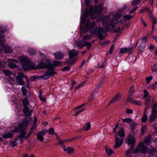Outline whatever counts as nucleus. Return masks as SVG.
<instances>
[{"instance_id":"45","label":"nucleus","mask_w":157,"mask_h":157,"mask_svg":"<svg viewBox=\"0 0 157 157\" xmlns=\"http://www.w3.org/2000/svg\"><path fill=\"white\" fill-rule=\"evenodd\" d=\"M146 80L147 81V84H148L150 82L152 79L153 77L152 76H150V77H146Z\"/></svg>"},{"instance_id":"50","label":"nucleus","mask_w":157,"mask_h":157,"mask_svg":"<svg viewBox=\"0 0 157 157\" xmlns=\"http://www.w3.org/2000/svg\"><path fill=\"white\" fill-rule=\"evenodd\" d=\"M150 87H151L152 88H154L157 87V81L155 82L154 84H151L150 85Z\"/></svg>"},{"instance_id":"12","label":"nucleus","mask_w":157,"mask_h":157,"mask_svg":"<svg viewBox=\"0 0 157 157\" xmlns=\"http://www.w3.org/2000/svg\"><path fill=\"white\" fill-rule=\"evenodd\" d=\"M121 97V94L119 93H117L114 97L112 100L110 102L109 105H110L112 103H114L119 100Z\"/></svg>"},{"instance_id":"9","label":"nucleus","mask_w":157,"mask_h":157,"mask_svg":"<svg viewBox=\"0 0 157 157\" xmlns=\"http://www.w3.org/2000/svg\"><path fill=\"white\" fill-rule=\"evenodd\" d=\"M135 141V139L133 137H129L126 140V142L128 145H131L132 149L134 146Z\"/></svg>"},{"instance_id":"25","label":"nucleus","mask_w":157,"mask_h":157,"mask_svg":"<svg viewBox=\"0 0 157 157\" xmlns=\"http://www.w3.org/2000/svg\"><path fill=\"white\" fill-rule=\"evenodd\" d=\"M105 149L108 155H110L113 153V151L111 149L105 147Z\"/></svg>"},{"instance_id":"28","label":"nucleus","mask_w":157,"mask_h":157,"mask_svg":"<svg viewBox=\"0 0 157 157\" xmlns=\"http://www.w3.org/2000/svg\"><path fill=\"white\" fill-rule=\"evenodd\" d=\"M147 128V126L144 125H143L141 128V134L142 135H143L144 133V132L146 130Z\"/></svg>"},{"instance_id":"13","label":"nucleus","mask_w":157,"mask_h":157,"mask_svg":"<svg viewBox=\"0 0 157 157\" xmlns=\"http://www.w3.org/2000/svg\"><path fill=\"white\" fill-rule=\"evenodd\" d=\"M101 18L100 19L98 18L97 19V21L98 22H99L100 21H101L102 23L103 24H105L106 25H109V21H108V17L104 18L103 16H101Z\"/></svg>"},{"instance_id":"60","label":"nucleus","mask_w":157,"mask_h":157,"mask_svg":"<svg viewBox=\"0 0 157 157\" xmlns=\"http://www.w3.org/2000/svg\"><path fill=\"white\" fill-rule=\"evenodd\" d=\"M130 152H131V150H129L127 151H126V156H128L130 154Z\"/></svg>"},{"instance_id":"1","label":"nucleus","mask_w":157,"mask_h":157,"mask_svg":"<svg viewBox=\"0 0 157 157\" xmlns=\"http://www.w3.org/2000/svg\"><path fill=\"white\" fill-rule=\"evenodd\" d=\"M40 56L44 58L43 61L38 64L37 67L35 66L34 63L31 62L29 58L25 56H20L18 58L20 64L24 71L31 69H36L37 68H47L48 71L42 76H39L37 78L39 79L43 78L47 79L53 76L55 73L54 71V67L56 66H61L62 63L58 61H54L52 64H51L49 59H46L45 56L43 54L40 53Z\"/></svg>"},{"instance_id":"22","label":"nucleus","mask_w":157,"mask_h":157,"mask_svg":"<svg viewBox=\"0 0 157 157\" xmlns=\"http://www.w3.org/2000/svg\"><path fill=\"white\" fill-rule=\"evenodd\" d=\"M138 124L135 122H132L130 124V128L132 131H134L135 128H136L137 125Z\"/></svg>"},{"instance_id":"5","label":"nucleus","mask_w":157,"mask_h":157,"mask_svg":"<svg viewBox=\"0 0 157 157\" xmlns=\"http://www.w3.org/2000/svg\"><path fill=\"white\" fill-rule=\"evenodd\" d=\"M93 11L94 7L93 6L90 7L89 10H88L87 8L84 11L85 17L82 18V22L83 24L85 25L87 29H88L90 28L89 27V21H88L87 22H86L85 17L90 14V15L92 16V18L93 19L95 18L94 17L92 16L93 15Z\"/></svg>"},{"instance_id":"36","label":"nucleus","mask_w":157,"mask_h":157,"mask_svg":"<svg viewBox=\"0 0 157 157\" xmlns=\"http://www.w3.org/2000/svg\"><path fill=\"white\" fill-rule=\"evenodd\" d=\"M21 92L24 95H26L27 94V90L24 87L22 86L21 88Z\"/></svg>"},{"instance_id":"34","label":"nucleus","mask_w":157,"mask_h":157,"mask_svg":"<svg viewBox=\"0 0 157 157\" xmlns=\"http://www.w3.org/2000/svg\"><path fill=\"white\" fill-rule=\"evenodd\" d=\"M18 139H16L14 141L11 142V146L12 147H14L17 145L18 143Z\"/></svg>"},{"instance_id":"37","label":"nucleus","mask_w":157,"mask_h":157,"mask_svg":"<svg viewBox=\"0 0 157 157\" xmlns=\"http://www.w3.org/2000/svg\"><path fill=\"white\" fill-rule=\"evenodd\" d=\"M141 0H133L132 2V5L133 6L138 5L141 1Z\"/></svg>"},{"instance_id":"27","label":"nucleus","mask_w":157,"mask_h":157,"mask_svg":"<svg viewBox=\"0 0 157 157\" xmlns=\"http://www.w3.org/2000/svg\"><path fill=\"white\" fill-rule=\"evenodd\" d=\"M122 120L123 122L126 123L132 122V119L129 118L122 119Z\"/></svg>"},{"instance_id":"7","label":"nucleus","mask_w":157,"mask_h":157,"mask_svg":"<svg viewBox=\"0 0 157 157\" xmlns=\"http://www.w3.org/2000/svg\"><path fill=\"white\" fill-rule=\"evenodd\" d=\"M24 75L22 73H19L16 77V81L18 85H24V82L23 80Z\"/></svg>"},{"instance_id":"49","label":"nucleus","mask_w":157,"mask_h":157,"mask_svg":"<svg viewBox=\"0 0 157 157\" xmlns=\"http://www.w3.org/2000/svg\"><path fill=\"white\" fill-rule=\"evenodd\" d=\"M70 69V66H68L65 67L63 68L62 69L63 71H68Z\"/></svg>"},{"instance_id":"63","label":"nucleus","mask_w":157,"mask_h":157,"mask_svg":"<svg viewBox=\"0 0 157 157\" xmlns=\"http://www.w3.org/2000/svg\"><path fill=\"white\" fill-rule=\"evenodd\" d=\"M155 47L154 46L152 45H150V47L149 48V49L150 50H153L154 49Z\"/></svg>"},{"instance_id":"16","label":"nucleus","mask_w":157,"mask_h":157,"mask_svg":"<svg viewBox=\"0 0 157 157\" xmlns=\"http://www.w3.org/2000/svg\"><path fill=\"white\" fill-rule=\"evenodd\" d=\"M156 112H154V110H152L151 114L149 116L150 122L151 123L153 122L155 119L156 117Z\"/></svg>"},{"instance_id":"20","label":"nucleus","mask_w":157,"mask_h":157,"mask_svg":"<svg viewBox=\"0 0 157 157\" xmlns=\"http://www.w3.org/2000/svg\"><path fill=\"white\" fill-rule=\"evenodd\" d=\"M131 49V48H121L120 49L119 51V53H124L130 51Z\"/></svg>"},{"instance_id":"44","label":"nucleus","mask_w":157,"mask_h":157,"mask_svg":"<svg viewBox=\"0 0 157 157\" xmlns=\"http://www.w3.org/2000/svg\"><path fill=\"white\" fill-rule=\"evenodd\" d=\"M125 113L127 114H132L133 113V111L131 109L127 108L126 110Z\"/></svg>"},{"instance_id":"24","label":"nucleus","mask_w":157,"mask_h":157,"mask_svg":"<svg viewBox=\"0 0 157 157\" xmlns=\"http://www.w3.org/2000/svg\"><path fill=\"white\" fill-rule=\"evenodd\" d=\"M118 135L121 137H122L123 139V137L125 135L124 134V130L122 129H121L118 132Z\"/></svg>"},{"instance_id":"33","label":"nucleus","mask_w":157,"mask_h":157,"mask_svg":"<svg viewBox=\"0 0 157 157\" xmlns=\"http://www.w3.org/2000/svg\"><path fill=\"white\" fill-rule=\"evenodd\" d=\"M46 132H49V135H54L55 133L54 129L52 128H50L48 130L46 131Z\"/></svg>"},{"instance_id":"26","label":"nucleus","mask_w":157,"mask_h":157,"mask_svg":"<svg viewBox=\"0 0 157 157\" xmlns=\"http://www.w3.org/2000/svg\"><path fill=\"white\" fill-rule=\"evenodd\" d=\"M91 125L89 123H86L83 128V130L86 131L89 130L90 128Z\"/></svg>"},{"instance_id":"31","label":"nucleus","mask_w":157,"mask_h":157,"mask_svg":"<svg viewBox=\"0 0 157 157\" xmlns=\"http://www.w3.org/2000/svg\"><path fill=\"white\" fill-rule=\"evenodd\" d=\"M135 92V88L134 86H131L130 88L129 93L131 95H132Z\"/></svg>"},{"instance_id":"64","label":"nucleus","mask_w":157,"mask_h":157,"mask_svg":"<svg viewBox=\"0 0 157 157\" xmlns=\"http://www.w3.org/2000/svg\"><path fill=\"white\" fill-rule=\"evenodd\" d=\"M34 129L35 128H34V127H33L30 129L29 132H31V133H32L33 132Z\"/></svg>"},{"instance_id":"2","label":"nucleus","mask_w":157,"mask_h":157,"mask_svg":"<svg viewBox=\"0 0 157 157\" xmlns=\"http://www.w3.org/2000/svg\"><path fill=\"white\" fill-rule=\"evenodd\" d=\"M29 124L28 122L27 121H24L22 124H19L18 127H15L14 128L13 132H19L21 136H19L16 139H18V143H21L23 140L25 136L27 133L25 130L27 126Z\"/></svg>"},{"instance_id":"18","label":"nucleus","mask_w":157,"mask_h":157,"mask_svg":"<svg viewBox=\"0 0 157 157\" xmlns=\"http://www.w3.org/2000/svg\"><path fill=\"white\" fill-rule=\"evenodd\" d=\"M103 7L102 4H100L99 6V10L98 11V7L97 5L95 6L94 13L95 14H97L98 12H100L102 10Z\"/></svg>"},{"instance_id":"41","label":"nucleus","mask_w":157,"mask_h":157,"mask_svg":"<svg viewBox=\"0 0 157 157\" xmlns=\"http://www.w3.org/2000/svg\"><path fill=\"white\" fill-rule=\"evenodd\" d=\"M67 151L69 154H71L73 152L74 149L73 148L68 147Z\"/></svg>"},{"instance_id":"47","label":"nucleus","mask_w":157,"mask_h":157,"mask_svg":"<svg viewBox=\"0 0 157 157\" xmlns=\"http://www.w3.org/2000/svg\"><path fill=\"white\" fill-rule=\"evenodd\" d=\"M91 39V36H89V35H86L84 37L82 40L84 41L85 40H86L89 39Z\"/></svg>"},{"instance_id":"23","label":"nucleus","mask_w":157,"mask_h":157,"mask_svg":"<svg viewBox=\"0 0 157 157\" xmlns=\"http://www.w3.org/2000/svg\"><path fill=\"white\" fill-rule=\"evenodd\" d=\"M13 135L10 133H8L4 134L2 135V137L3 138L7 139L10 138L12 137Z\"/></svg>"},{"instance_id":"55","label":"nucleus","mask_w":157,"mask_h":157,"mask_svg":"<svg viewBox=\"0 0 157 157\" xmlns=\"http://www.w3.org/2000/svg\"><path fill=\"white\" fill-rule=\"evenodd\" d=\"M157 106V102L155 103L153 106L152 110H154V112H156V108Z\"/></svg>"},{"instance_id":"51","label":"nucleus","mask_w":157,"mask_h":157,"mask_svg":"<svg viewBox=\"0 0 157 157\" xmlns=\"http://www.w3.org/2000/svg\"><path fill=\"white\" fill-rule=\"evenodd\" d=\"M98 67L100 68H103L104 66V63H98Z\"/></svg>"},{"instance_id":"46","label":"nucleus","mask_w":157,"mask_h":157,"mask_svg":"<svg viewBox=\"0 0 157 157\" xmlns=\"http://www.w3.org/2000/svg\"><path fill=\"white\" fill-rule=\"evenodd\" d=\"M133 104L140 105H141V103L139 101L136 100H134Z\"/></svg>"},{"instance_id":"57","label":"nucleus","mask_w":157,"mask_h":157,"mask_svg":"<svg viewBox=\"0 0 157 157\" xmlns=\"http://www.w3.org/2000/svg\"><path fill=\"white\" fill-rule=\"evenodd\" d=\"M108 43H109V41H105V42H103V43L100 42V43L103 46H105V45H106Z\"/></svg>"},{"instance_id":"53","label":"nucleus","mask_w":157,"mask_h":157,"mask_svg":"<svg viewBox=\"0 0 157 157\" xmlns=\"http://www.w3.org/2000/svg\"><path fill=\"white\" fill-rule=\"evenodd\" d=\"M119 125V122H118L117 124H116L114 128L113 129V131L114 132H115L116 131L117 128H118Z\"/></svg>"},{"instance_id":"43","label":"nucleus","mask_w":157,"mask_h":157,"mask_svg":"<svg viewBox=\"0 0 157 157\" xmlns=\"http://www.w3.org/2000/svg\"><path fill=\"white\" fill-rule=\"evenodd\" d=\"M83 109H82L76 111L75 113V115L76 116H78L80 113L83 111Z\"/></svg>"},{"instance_id":"48","label":"nucleus","mask_w":157,"mask_h":157,"mask_svg":"<svg viewBox=\"0 0 157 157\" xmlns=\"http://www.w3.org/2000/svg\"><path fill=\"white\" fill-rule=\"evenodd\" d=\"M157 65H154L151 68V70L152 71H157Z\"/></svg>"},{"instance_id":"4","label":"nucleus","mask_w":157,"mask_h":157,"mask_svg":"<svg viewBox=\"0 0 157 157\" xmlns=\"http://www.w3.org/2000/svg\"><path fill=\"white\" fill-rule=\"evenodd\" d=\"M96 26L95 25V22L93 21L91 24L90 28L92 29V30L90 31V33L91 34H95L96 35L98 36V38L100 40H102L105 37L101 35L100 33H105L107 32V31L101 29H98L96 28Z\"/></svg>"},{"instance_id":"35","label":"nucleus","mask_w":157,"mask_h":157,"mask_svg":"<svg viewBox=\"0 0 157 157\" xmlns=\"http://www.w3.org/2000/svg\"><path fill=\"white\" fill-rule=\"evenodd\" d=\"M3 71L6 76H9L11 74V72L9 70H3Z\"/></svg>"},{"instance_id":"17","label":"nucleus","mask_w":157,"mask_h":157,"mask_svg":"<svg viewBox=\"0 0 157 157\" xmlns=\"http://www.w3.org/2000/svg\"><path fill=\"white\" fill-rule=\"evenodd\" d=\"M29 109L28 106H24L23 112L25 114L28 116H30L32 112V111H29Z\"/></svg>"},{"instance_id":"38","label":"nucleus","mask_w":157,"mask_h":157,"mask_svg":"<svg viewBox=\"0 0 157 157\" xmlns=\"http://www.w3.org/2000/svg\"><path fill=\"white\" fill-rule=\"evenodd\" d=\"M132 16L129 15H124L123 16L124 19L126 20H130L132 17Z\"/></svg>"},{"instance_id":"61","label":"nucleus","mask_w":157,"mask_h":157,"mask_svg":"<svg viewBox=\"0 0 157 157\" xmlns=\"http://www.w3.org/2000/svg\"><path fill=\"white\" fill-rule=\"evenodd\" d=\"M138 8V7H136L134 8V9L130 11V13H133L134 12L136 9H137V8Z\"/></svg>"},{"instance_id":"21","label":"nucleus","mask_w":157,"mask_h":157,"mask_svg":"<svg viewBox=\"0 0 157 157\" xmlns=\"http://www.w3.org/2000/svg\"><path fill=\"white\" fill-rule=\"evenodd\" d=\"M76 45L78 47L80 48H82L84 46V41L82 40L77 42Z\"/></svg>"},{"instance_id":"6","label":"nucleus","mask_w":157,"mask_h":157,"mask_svg":"<svg viewBox=\"0 0 157 157\" xmlns=\"http://www.w3.org/2000/svg\"><path fill=\"white\" fill-rule=\"evenodd\" d=\"M4 37H3L2 39H0V50L1 51H4L6 53H9L12 52L13 50L11 48L7 45H5L4 43ZM1 63L0 62V66Z\"/></svg>"},{"instance_id":"19","label":"nucleus","mask_w":157,"mask_h":157,"mask_svg":"<svg viewBox=\"0 0 157 157\" xmlns=\"http://www.w3.org/2000/svg\"><path fill=\"white\" fill-rule=\"evenodd\" d=\"M54 56L57 59H60L63 57V55L61 53L57 52L54 54Z\"/></svg>"},{"instance_id":"3","label":"nucleus","mask_w":157,"mask_h":157,"mask_svg":"<svg viewBox=\"0 0 157 157\" xmlns=\"http://www.w3.org/2000/svg\"><path fill=\"white\" fill-rule=\"evenodd\" d=\"M139 151H140L142 153L144 154L149 153V154L151 155H155L157 153L155 149L154 148H153L152 149H148L144 145L142 142H141L139 144L135 151L133 152V153H135Z\"/></svg>"},{"instance_id":"58","label":"nucleus","mask_w":157,"mask_h":157,"mask_svg":"<svg viewBox=\"0 0 157 157\" xmlns=\"http://www.w3.org/2000/svg\"><path fill=\"white\" fill-rule=\"evenodd\" d=\"M127 8V6L126 5H124L122 7V8L121 9V11L123 12L124 10H125Z\"/></svg>"},{"instance_id":"11","label":"nucleus","mask_w":157,"mask_h":157,"mask_svg":"<svg viewBox=\"0 0 157 157\" xmlns=\"http://www.w3.org/2000/svg\"><path fill=\"white\" fill-rule=\"evenodd\" d=\"M45 132L44 130H43L38 132L37 134V139L41 141H43L44 140L43 136L45 134Z\"/></svg>"},{"instance_id":"56","label":"nucleus","mask_w":157,"mask_h":157,"mask_svg":"<svg viewBox=\"0 0 157 157\" xmlns=\"http://www.w3.org/2000/svg\"><path fill=\"white\" fill-rule=\"evenodd\" d=\"M144 98H145L147 97L148 96V93L147 92L146 90H144Z\"/></svg>"},{"instance_id":"29","label":"nucleus","mask_w":157,"mask_h":157,"mask_svg":"<svg viewBox=\"0 0 157 157\" xmlns=\"http://www.w3.org/2000/svg\"><path fill=\"white\" fill-rule=\"evenodd\" d=\"M151 138L150 136L147 137L144 140V143L147 145L148 144L151 142Z\"/></svg>"},{"instance_id":"15","label":"nucleus","mask_w":157,"mask_h":157,"mask_svg":"<svg viewBox=\"0 0 157 157\" xmlns=\"http://www.w3.org/2000/svg\"><path fill=\"white\" fill-rule=\"evenodd\" d=\"M147 11L148 14L150 17H152V12L149 10V9L147 7H146L144 9L140 10L139 11V13H140L142 12H144L145 11Z\"/></svg>"},{"instance_id":"62","label":"nucleus","mask_w":157,"mask_h":157,"mask_svg":"<svg viewBox=\"0 0 157 157\" xmlns=\"http://www.w3.org/2000/svg\"><path fill=\"white\" fill-rule=\"evenodd\" d=\"M86 81H84L82 82L79 85V86H83L84 84H85L86 83Z\"/></svg>"},{"instance_id":"30","label":"nucleus","mask_w":157,"mask_h":157,"mask_svg":"<svg viewBox=\"0 0 157 157\" xmlns=\"http://www.w3.org/2000/svg\"><path fill=\"white\" fill-rule=\"evenodd\" d=\"M150 101V100L149 99H146V101L145 103V104L146 105H147V106L145 108V112H146L147 110V109L148 108V105Z\"/></svg>"},{"instance_id":"39","label":"nucleus","mask_w":157,"mask_h":157,"mask_svg":"<svg viewBox=\"0 0 157 157\" xmlns=\"http://www.w3.org/2000/svg\"><path fill=\"white\" fill-rule=\"evenodd\" d=\"M91 46V44L88 42H86L84 41V46H86L87 47L88 49H89Z\"/></svg>"},{"instance_id":"52","label":"nucleus","mask_w":157,"mask_h":157,"mask_svg":"<svg viewBox=\"0 0 157 157\" xmlns=\"http://www.w3.org/2000/svg\"><path fill=\"white\" fill-rule=\"evenodd\" d=\"M114 48V45H113L111 46L110 48L109 52V53L110 54H111L112 53V52H113V50Z\"/></svg>"},{"instance_id":"14","label":"nucleus","mask_w":157,"mask_h":157,"mask_svg":"<svg viewBox=\"0 0 157 157\" xmlns=\"http://www.w3.org/2000/svg\"><path fill=\"white\" fill-rule=\"evenodd\" d=\"M147 42L146 37L143 38L142 39V42H141V45H140L139 47V50L141 51H143L145 47L146 43Z\"/></svg>"},{"instance_id":"40","label":"nucleus","mask_w":157,"mask_h":157,"mask_svg":"<svg viewBox=\"0 0 157 157\" xmlns=\"http://www.w3.org/2000/svg\"><path fill=\"white\" fill-rule=\"evenodd\" d=\"M147 116L146 114H144L142 119V121L146 122L147 119Z\"/></svg>"},{"instance_id":"42","label":"nucleus","mask_w":157,"mask_h":157,"mask_svg":"<svg viewBox=\"0 0 157 157\" xmlns=\"http://www.w3.org/2000/svg\"><path fill=\"white\" fill-rule=\"evenodd\" d=\"M8 66L11 68H15L17 67V66L12 63H10L8 64Z\"/></svg>"},{"instance_id":"10","label":"nucleus","mask_w":157,"mask_h":157,"mask_svg":"<svg viewBox=\"0 0 157 157\" xmlns=\"http://www.w3.org/2000/svg\"><path fill=\"white\" fill-rule=\"evenodd\" d=\"M69 54L70 60H72L73 59L78 55V52L77 51H76L73 49L69 52Z\"/></svg>"},{"instance_id":"59","label":"nucleus","mask_w":157,"mask_h":157,"mask_svg":"<svg viewBox=\"0 0 157 157\" xmlns=\"http://www.w3.org/2000/svg\"><path fill=\"white\" fill-rule=\"evenodd\" d=\"M85 5L87 6H88L89 5V0H85Z\"/></svg>"},{"instance_id":"8","label":"nucleus","mask_w":157,"mask_h":157,"mask_svg":"<svg viewBox=\"0 0 157 157\" xmlns=\"http://www.w3.org/2000/svg\"><path fill=\"white\" fill-rule=\"evenodd\" d=\"M123 139L122 137L119 138L117 136H116L115 144L114 146V147L115 149H117L118 147H119L123 144Z\"/></svg>"},{"instance_id":"54","label":"nucleus","mask_w":157,"mask_h":157,"mask_svg":"<svg viewBox=\"0 0 157 157\" xmlns=\"http://www.w3.org/2000/svg\"><path fill=\"white\" fill-rule=\"evenodd\" d=\"M127 101L133 104L134 100L131 98H128L127 99Z\"/></svg>"},{"instance_id":"32","label":"nucleus","mask_w":157,"mask_h":157,"mask_svg":"<svg viewBox=\"0 0 157 157\" xmlns=\"http://www.w3.org/2000/svg\"><path fill=\"white\" fill-rule=\"evenodd\" d=\"M22 103L24 106H28L29 101L27 98L23 99L22 100Z\"/></svg>"}]
</instances>
